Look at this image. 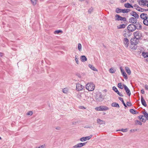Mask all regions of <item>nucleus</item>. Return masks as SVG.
<instances>
[{
	"label": "nucleus",
	"mask_w": 148,
	"mask_h": 148,
	"mask_svg": "<svg viewBox=\"0 0 148 148\" xmlns=\"http://www.w3.org/2000/svg\"><path fill=\"white\" fill-rule=\"evenodd\" d=\"M84 88L83 86L79 83L76 84V90L77 91L82 90Z\"/></svg>",
	"instance_id": "obj_6"
},
{
	"label": "nucleus",
	"mask_w": 148,
	"mask_h": 148,
	"mask_svg": "<svg viewBox=\"0 0 148 148\" xmlns=\"http://www.w3.org/2000/svg\"><path fill=\"white\" fill-rule=\"evenodd\" d=\"M75 60L77 64H79V60H78V56L77 55L75 56Z\"/></svg>",
	"instance_id": "obj_41"
},
{
	"label": "nucleus",
	"mask_w": 148,
	"mask_h": 148,
	"mask_svg": "<svg viewBox=\"0 0 148 148\" xmlns=\"http://www.w3.org/2000/svg\"><path fill=\"white\" fill-rule=\"evenodd\" d=\"M55 128L57 130H60L61 129V127H60L58 126L56 127Z\"/></svg>",
	"instance_id": "obj_52"
},
{
	"label": "nucleus",
	"mask_w": 148,
	"mask_h": 148,
	"mask_svg": "<svg viewBox=\"0 0 148 148\" xmlns=\"http://www.w3.org/2000/svg\"><path fill=\"white\" fill-rule=\"evenodd\" d=\"M125 26L126 25L123 24L122 25H119V26H118L117 27L118 29H121L125 28Z\"/></svg>",
	"instance_id": "obj_31"
},
{
	"label": "nucleus",
	"mask_w": 148,
	"mask_h": 148,
	"mask_svg": "<svg viewBox=\"0 0 148 148\" xmlns=\"http://www.w3.org/2000/svg\"><path fill=\"white\" fill-rule=\"evenodd\" d=\"M118 131H122L123 132H126L127 131V129H120Z\"/></svg>",
	"instance_id": "obj_43"
},
{
	"label": "nucleus",
	"mask_w": 148,
	"mask_h": 148,
	"mask_svg": "<svg viewBox=\"0 0 148 148\" xmlns=\"http://www.w3.org/2000/svg\"><path fill=\"white\" fill-rule=\"evenodd\" d=\"M143 114L144 116L146 119L148 121V113L146 112H143Z\"/></svg>",
	"instance_id": "obj_29"
},
{
	"label": "nucleus",
	"mask_w": 148,
	"mask_h": 148,
	"mask_svg": "<svg viewBox=\"0 0 148 148\" xmlns=\"http://www.w3.org/2000/svg\"><path fill=\"white\" fill-rule=\"evenodd\" d=\"M119 99L120 101H121L123 103V104L124 106L125 107H127V106L126 105V104L125 103L123 99L121 97H119Z\"/></svg>",
	"instance_id": "obj_28"
},
{
	"label": "nucleus",
	"mask_w": 148,
	"mask_h": 148,
	"mask_svg": "<svg viewBox=\"0 0 148 148\" xmlns=\"http://www.w3.org/2000/svg\"><path fill=\"white\" fill-rule=\"evenodd\" d=\"M33 114V112L32 111H29L28 112L27 114V115H32Z\"/></svg>",
	"instance_id": "obj_46"
},
{
	"label": "nucleus",
	"mask_w": 148,
	"mask_h": 148,
	"mask_svg": "<svg viewBox=\"0 0 148 148\" xmlns=\"http://www.w3.org/2000/svg\"><path fill=\"white\" fill-rule=\"evenodd\" d=\"M125 69L126 72L128 75H130L131 73V71L130 68L128 67H125Z\"/></svg>",
	"instance_id": "obj_24"
},
{
	"label": "nucleus",
	"mask_w": 148,
	"mask_h": 148,
	"mask_svg": "<svg viewBox=\"0 0 148 148\" xmlns=\"http://www.w3.org/2000/svg\"><path fill=\"white\" fill-rule=\"evenodd\" d=\"M125 7L126 8H133V6L132 5L129 3H127L124 4V5Z\"/></svg>",
	"instance_id": "obj_21"
},
{
	"label": "nucleus",
	"mask_w": 148,
	"mask_h": 148,
	"mask_svg": "<svg viewBox=\"0 0 148 148\" xmlns=\"http://www.w3.org/2000/svg\"><path fill=\"white\" fill-rule=\"evenodd\" d=\"M147 2V1L146 0H140L138 1V3L140 5H145Z\"/></svg>",
	"instance_id": "obj_16"
},
{
	"label": "nucleus",
	"mask_w": 148,
	"mask_h": 148,
	"mask_svg": "<svg viewBox=\"0 0 148 148\" xmlns=\"http://www.w3.org/2000/svg\"><path fill=\"white\" fill-rule=\"evenodd\" d=\"M128 30L130 32H133L136 29L135 25L134 24L129 25L127 27Z\"/></svg>",
	"instance_id": "obj_5"
},
{
	"label": "nucleus",
	"mask_w": 148,
	"mask_h": 148,
	"mask_svg": "<svg viewBox=\"0 0 148 148\" xmlns=\"http://www.w3.org/2000/svg\"><path fill=\"white\" fill-rule=\"evenodd\" d=\"M140 18L143 20V24L148 26V14L145 12L141 14L140 15Z\"/></svg>",
	"instance_id": "obj_1"
},
{
	"label": "nucleus",
	"mask_w": 148,
	"mask_h": 148,
	"mask_svg": "<svg viewBox=\"0 0 148 148\" xmlns=\"http://www.w3.org/2000/svg\"><path fill=\"white\" fill-rule=\"evenodd\" d=\"M91 28H92V27H91V26H88V29H90Z\"/></svg>",
	"instance_id": "obj_57"
},
{
	"label": "nucleus",
	"mask_w": 148,
	"mask_h": 148,
	"mask_svg": "<svg viewBox=\"0 0 148 148\" xmlns=\"http://www.w3.org/2000/svg\"><path fill=\"white\" fill-rule=\"evenodd\" d=\"M115 17L117 18L116 19V20L123 21H126V18H125L123 17L118 14L116 15Z\"/></svg>",
	"instance_id": "obj_9"
},
{
	"label": "nucleus",
	"mask_w": 148,
	"mask_h": 148,
	"mask_svg": "<svg viewBox=\"0 0 148 148\" xmlns=\"http://www.w3.org/2000/svg\"><path fill=\"white\" fill-rule=\"evenodd\" d=\"M134 35L135 37L137 39H142L143 35L141 32L140 31H136L134 33Z\"/></svg>",
	"instance_id": "obj_3"
},
{
	"label": "nucleus",
	"mask_w": 148,
	"mask_h": 148,
	"mask_svg": "<svg viewBox=\"0 0 148 148\" xmlns=\"http://www.w3.org/2000/svg\"><path fill=\"white\" fill-rule=\"evenodd\" d=\"M31 1L32 4L35 5L36 4V0H31Z\"/></svg>",
	"instance_id": "obj_42"
},
{
	"label": "nucleus",
	"mask_w": 148,
	"mask_h": 148,
	"mask_svg": "<svg viewBox=\"0 0 148 148\" xmlns=\"http://www.w3.org/2000/svg\"><path fill=\"white\" fill-rule=\"evenodd\" d=\"M118 87L121 89H123L124 87L123 85L122 86L121 83H119L118 85Z\"/></svg>",
	"instance_id": "obj_38"
},
{
	"label": "nucleus",
	"mask_w": 148,
	"mask_h": 148,
	"mask_svg": "<svg viewBox=\"0 0 148 148\" xmlns=\"http://www.w3.org/2000/svg\"><path fill=\"white\" fill-rule=\"evenodd\" d=\"M36 148H42V147H41V146H40L39 147H36Z\"/></svg>",
	"instance_id": "obj_59"
},
{
	"label": "nucleus",
	"mask_w": 148,
	"mask_h": 148,
	"mask_svg": "<svg viewBox=\"0 0 148 148\" xmlns=\"http://www.w3.org/2000/svg\"><path fill=\"white\" fill-rule=\"evenodd\" d=\"M141 92L142 94H144L145 92L144 90L143 89H142L141 90Z\"/></svg>",
	"instance_id": "obj_55"
},
{
	"label": "nucleus",
	"mask_w": 148,
	"mask_h": 148,
	"mask_svg": "<svg viewBox=\"0 0 148 148\" xmlns=\"http://www.w3.org/2000/svg\"><path fill=\"white\" fill-rule=\"evenodd\" d=\"M93 10V8H91L88 10V12L89 13H91Z\"/></svg>",
	"instance_id": "obj_47"
},
{
	"label": "nucleus",
	"mask_w": 148,
	"mask_h": 148,
	"mask_svg": "<svg viewBox=\"0 0 148 148\" xmlns=\"http://www.w3.org/2000/svg\"><path fill=\"white\" fill-rule=\"evenodd\" d=\"M95 85L93 83H88L86 85V88L89 91L93 90L95 88Z\"/></svg>",
	"instance_id": "obj_2"
},
{
	"label": "nucleus",
	"mask_w": 148,
	"mask_h": 148,
	"mask_svg": "<svg viewBox=\"0 0 148 148\" xmlns=\"http://www.w3.org/2000/svg\"><path fill=\"white\" fill-rule=\"evenodd\" d=\"M145 89L148 90V85H145Z\"/></svg>",
	"instance_id": "obj_53"
},
{
	"label": "nucleus",
	"mask_w": 148,
	"mask_h": 148,
	"mask_svg": "<svg viewBox=\"0 0 148 148\" xmlns=\"http://www.w3.org/2000/svg\"><path fill=\"white\" fill-rule=\"evenodd\" d=\"M68 91V89L67 88H65L62 90V92L65 94L67 93Z\"/></svg>",
	"instance_id": "obj_35"
},
{
	"label": "nucleus",
	"mask_w": 148,
	"mask_h": 148,
	"mask_svg": "<svg viewBox=\"0 0 148 148\" xmlns=\"http://www.w3.org/2000/svg\"><path fill=\"white\" fill-rule=\"evenodd\" d=\"M130 112L133 114H135V110H134L133 109H131L130 110Z\"/></svg>",
	"instance_id": "obj_45"
},
{
	"label": "nucleus",
	"mask_w": 148,
	"mask_h": 148,
	"mask_svg": "<svg viewBox=\"0 0 148 148\" xmlns=\"http://www.w3.org/2000/svg\"><path fill=\"white\" fill-rule=\"evenodd\" d=\"M120 69L121 70V73H123V72H125L124 69L122 68V67H120Z\"/></svg>",
	"instance_id": "obj_50"
},
{
	"label": "nucleus",
	"mask_w": 148,
	"mask_h": 148,
	"mask_svg": "<svg viewBox=\"0 0 148 148\" xmlns=\"http://www.w3.org/2000/svg\"><path fill=\"white\" fill-rule=\"evenodd\" d=\"M144 115L140 116H138V118L142 121L145 122L146 121L145 120H144V119L143 118Z\"/></svg>",
	"instance_id": "obj_30"
},
{
	"label": "nucleus",
	"mask_w": 148,
	"mask_h": 148,
	"mask_svg": "<svg viewBox=\"0 0 148 148\" xmlns=\"http://www.w3.org/2000/svg\"><path fill=\"white\" fill-rule=\"evenodd\" d=\"M88 66L92 70L95 71H97V69L93 65L90 64H89L88 65Z\"/></svg>",
	"instance_id": "obj_23"
},
{
	"label": "nucleus",
	"mask_w": 148,
	"mask_h": 148,
	"mask_svg": "<svg viewBox=\"0 0 148 148\" xmlns=\"http://www.w3.org/2000/svg\"><path fill=\"white\" fill-rule=\"evenodd\" d=\"M3 53H0V56L2 57L3 56Z\"/></svg>",
	"instance_id": "obj_56"
},
{
	"label": "nucleus",
	"mask_w": 148,
	"mask_h": 148,
	"mask_svg": "<svg viewBox=\"0 0 148 148\" xmlns=\"http://www.w3.org/2000/svg\"><path fill=\"white\" fill-rule=\"evenodd\" d=\"M131 15L135 18H138L139 17V15L135 12L132 11L131 13Z\"/></svg>",
	"instance_id": "obj_17"
},
{
	"label": "nucleus",
	"mask_w": 148,
	"mask_h": 148,
	"mask_svg": "<svg viewBox=\"0 0 148 148\" xmlns=\"http://www.w3.org/2000/svg\"><path fill=\"white\" fill-rule=\"evenodd\" d=\"M137 10L139 11L143 12L144 11L145 9L139 7L138 8H137Z\"/></svg>",
	"instance_id": "obj_36"
},
{
	"label": "nucleus",
	"mask_w": 148,
	"mask_h": 148,
	"mask_svg": "<svg viewBox=\"0 0 148 148\" xmlns=\"http://www.w3.org/2000/svg\"><path fill=\"white\" fill-rule=\"evenodd\" d=\"M92 136V135H90L89 136H86V137H83L80 138L81 141L83 142L85 141L86 140H89Z\"/></svg>",
	"instance_id": "obj_13"
},
{
	"label": "nucleus",
	"mask_w": 148,
	"mask_h": 148,
	"mask_svg": "<svg viewBox=\"0 0 148 148\" xmlns=\"http://www.w3.org/2000/svg\"><path fill=\"white\" fill-rule=\"evenodd\" d=\"M86 143H78L77 145L74 146L73 147V148H77L81 147L85 145Z\"/></svg>",
	"instance_id": "obj_10"
},
{
	"label": "nucleus",
	"mask_w": 148,
	"mask_h": 148,
	"mask_svg": "<svg viewBox=\"0 0 148 148\" xmlns=\"http://www.w3.org/2000/svg\"><path fill=\"white\" fill-rule=\"evenodd\" d=\"M147 6L148 7V3L147 4Z\"/></svg>",
	"instance_id": "obj_60"
},
{
	"label": "nucleus",
	"mask_w": 148,
	"mask_h": 148,
	"mask_svg": "<svg viewBox=\"0 0 148 148\" xmlns=\"http://www.w3.org/2000/svg\"><path fill=\"white\" fill-rule=\"evenodd\" d=\"M62 31L61 30H58L55 31L54 32V33L55 34H58L60 33H62Z\"/></svg>",
	"instance_id": "obj_39"
},
{
	"label": "nucleus",
	"mask_w": 148,
	"mask_h": 148,
	"mask_svg": "<svg viewBox=\"0 0 148 148\" xmlns=\"http://www.w3.org/2000/svg\"><path fill=\"white\" fill-rule=\"evenodd\" d=\"M116 93L120 96L123 97V95L121 93H120L119 91Z\"/></svg>",
	"instance_id": "obj_48"
},
{
	"label": "nucleus",
	"mask_w": 148,
	"mask_h": 148,
	"mask_svg": "<svg viewBox=\"0 0 148 148\" xmlns=\"http://www.w3.org/2000/svg\"><path fill=\"white\" fill-rule=\"evenodd\" d=\"M123 86L127 95L130 96L131 95V92L130 89L125 85L123 84Z\"/></svg>",
	"instance_id": "obj_14"
},
{
	"label": "nucleus",
	"mask_w": 148,
	"mask_h": 148,
	"mask_svg": "<svg viewBox=\"0 0 148 148\" xmlns=\"http://www.w3.org/2000/svg\"><path fill=\"white\" fill-rule=\"evenodd\" d=\"M103 99V96L101 94L99 96L96 95V100L97 102H101Z\"/></svg>",
	"instance_id": "obj_8"
},
{
	"label": "nucleus",
	"mask_w": 148,
	"mask_h": 148,
	"mask_svg": "<svg viewBox=\"0 0 148 148\" xmlns=\"http://www.w3.org/2000/svg\"><path fill=\"white\" fill-rule=\"evenodd\" d=\"M123 34L124 37L127 38L131 35L132 33L131 32L127 30V31H124L123 32Z\"/></svg>",
	"instance_id": "obj_7"
},
{
	"label": "nucleus",
	"mask_w": 148,
	"mask_h": 148,
	"mask_svg": "<svg viewBox=\"0 0 148 148\" xmlns=\"http://www.w3.org/2000/svg\"><path fill=\"white\" fill-rule=\"evenodd\" d=\"M110 72L111 73H114L115 71V70H114V69L111 68L110 70Z\"/></svg>",
	"instance_id": "obj_40"
},
{
	"label": "nucleus",
	"mask_w": 148,
	"mask_h": 148,
	"mask_svg": "<svg viewBox=\"0 0 148 148\" xmlns=\"http://www.w3.org/2000/svg\"><path fill=\"white\" fill-rule=\"evenodd\" d=\"M116 12L117 13L121 12V9L119 8H117L116 9Z\"/></svg>",
	"instance_id": "obj_37"
},
{
	"label": "nucleus",
	"mask_w": 148,
	"mask_h": 148,
	"mask_svg": "<svg viewBox=\"0 0 148 148\" xmlns=\"http://www.w3.org/2000/svg\"><path fill=\"white\" fill-rule=\"evenodd\" d=\"M97 123L100 124H105V122L104 121L100 119H97Z\"/></svg>",
	"instance_id": "obj_20"
},
{
	"label": "nucleus",
	"mask_w": 148,
	"mask_h": 148,
	"mask_svg": "<svg viewBox=\"0 0 148 148\" xmlns=\"http://www.w3.org/2000/svg\"><path fill=\"white\" fill-rule=\"evenodd\" d=\"M135 25L136 27V28L137 29H142V26L139 23H136V25Z\"/></svg>",
	"instance_id": "obj_18"
},
{
	"label": "nucleus",
	"mask_w": 148,
	"mask_h": 148,
	"mask_svg": "<svg viewBox=\"0 0 148 148\" xmlns=\"http://www.w3.org/2000/svg\"><path fill=\"white\" fill-rule=\"evenodd\" d=\"M141 102L142 104L145 107L147 106V105L146 104V102L142 96L141 97Z\"/></svg>",
	"instance_id": "obj_19"
},
{
	"label": "nucleus",
	"mask_w": 148,
	"mask_h": 148,
	"mask_svg": "<svg viewBox=\"0 0 148 148\" xmlns=\"http://www.w3.org/2000/svg\"><path fill=\"white\" fill-rule=\"evenodd\" d=\"M112 89L116 93L119 91L117 88L115 86H113L112 88Z\"/></svg>",
	"instance_id": "obj_44"
},
{
	"label": "nucleus",
	"mask_w": 148,
	"mask_h": 148,
	"mask_svg": "<svg viewBox=\"0 0 148 148\" xmlns=\"http://www.w3.org/2000/svg\"><path fill=\"white\" fill-rule=\"evenodd\" d=\"M121 74L125 79H127V74L125 72H123V73H122Z\"/></svg>",
	"instance_id": "obj_33"
},
{
	"label": "nucleus",
	"mask_w": 148,
	"mask_h": 148,
	"mask_svg": "<svg viewBox=\"0 0 148 148\" xmlns=\"http://www.w3.org/2000/svg\"><path fill=\"white\" fill-rule=\"evenodd\" d=\"M130 10L129 9H121V12L123 13H128L130 11Z\"/></svg>",
	"instance_id": "obj_25"
},
{
	"label": "nucleus",
	"mask_w": 148,
	"mask_h": 148,
	"mask_svg": "<svg viewBox=\"0 0 148 148\" xmlns=\"http://www.w3.org/2000/svg\"><path fill=\"white\" fill-rule=\"evenodd\" d=\"M127 1V0H121V3H124L125 2Z\"/></svg>",
	"instance_id": "obj_54"
},
{
	"label": "nucleus",
	"mask_w": 148,
	"mask_h": 148,
	"mask_svg": "<svg viewBox=\"0 0 148 148\" xmlns=\"http://www.w3.org/2000/svg\"><path fill=\"white\" fill-rule=\"evenodd\" d=\"M137 21V20L136 18L133 17H132L129 20V22L130 23L133 24H135L136 23Z\"/></svg>",
	"instance_id": "obj_15"
},
{
	"label": "nucleus",
	"mask_w": 148,
	"mask_h": 148,
	"mask_svg": "<svg viewBox=\"0 0 148 148\" xmlns=\"http://www.w3.org/2000/svg\"><path fill=\"white\" fill-rule=\"evenodd\" d=\"M142 55L144 58L148 57V53L147 52H143L142 53Z\"/></svg>",
	"instance_id": "obj_27"
},
{
	"label": "nucleus",
	"mask_w": 148,
	"mask_h": 148,
	"mask_svg": "<svg viewBox=\"0 0 148 148\" xmlns=\"http://www.w3.org/2000/svg\"><path fill=\"white\" fill-rule=\"evenodd\" d=\"M40 146H41V147H42V148H44V147L45 145H42Z\"/></svg>",
	"instance_id": "obj_58"
},
{
	"label": "nucleus",
	"mask_w": 148,
	"mask_h": 148,
	"mask_svg": "<svg viewBox=\"0 0 148 148\" xmlns=\"http://www.w3.org/2000/svg\"><path fill=\"white\" fill-rule=\"evenodd\" d=\"M137 39L136 38H134L133 39L131 40L130 43L131 45H137L138 43Z\"/></svg>",
	"instance_id": "obj_12"
},
{
	"label": "nucleus",
	"mask_w": 148,
	"mask_h": 148,
	"mask_svg": "<svg viewBox=\"0 0 148 148\" xmlns=\"http://www.w3.org/2000/svg\"><path fill=\"white\" fill-rule=\"evenodd\" d=\"M134 7L137 10V8H138L139 6H138L136 5V4H135L134 5Z\"/></svg>",
	"instance_id": "obj_51"
},
{
	"label": "nucleus",
	"mask_w": 148,
	"mask_h": 148,
	"mask_svg": "<svg viewBox=\"0 0 148 148\" xmlns=\"http://www.w3.org/2000/svg\"><path fill=\"white\" fill-rule=\"evenodd\" d=\"M1 139V138L0 137V139Z\"/></svg>",
	"instance_id": "obj_61"
},
{
	"label": "nucleus",
	"mask_w": 148,
	"mask_h": 148,
	"mask_svg": "<svg viewBox=\"0 0 148 148\" xmlns=\"http://www.w3.org/2000/svg\"><path fill=\"white\" fill-rule=\"evenodd\" d=\"M135 123L136 125H142V123L139 121L138 120H136L135 121Z\"/></svg>",
	"instance_id": "obj_32"
},
{
	"label": "nucleus",
	"mask_w": 148,
	"mask_h": 148,
	"mask_svg": "<svg viewBox=\"0 0 148 148\" xmlns=\"http://www.w3.org/2000/svg\"><path fill=\"white\" fill-rule=\"evenodd\" d=\"M80 59L82 62H84L87 60V59L85 56H81Z\"/></svg>",
	"instance_id": "obj_22"
},
{
	"label": "nucleus",
	"mask_w": 148,
	"mask_h": 148,
	"mask_svg": "<svg viewBox=\"0 0 148 148\" xmlns=\"http://www.w3.org/2000/svg\"><path fill=\"white\" fill-rule=\"evenodd\" d=\"M123 42L125 47L127 48L128 46L129 43V40L127 38H124L123 40Z\"/></svg>",
	"instance_id": "obj_11"
},
{
	"label": "nucleus",
	"mask_w": 148,
	"mask_h": 148,
	"mask_svg": "<svg viewBox=\"0 0 148 148\" xmlns=\"http://www.w3.org/2000/svg\"><path fill=\"white\" fill-rule=\"evenodd\" d=\"M78 48L79 50L81 51H82V46L80 43H79L78 45Z\"/></svg>",
	"instance_id": "obj_34"
},
{
	"label": "nucleus",
	"mask_w": 148,
	"mask_h": 148,
	"mask_svg": "<svg viewBox=\"0 0 148 148\" xmlns=\"http://www.w3.org/2000/svg\"><path fill=\"white\" fill-rule=\"evenodd\" d=\"M95 110L97 111H106L109 110L108 108L105 106H101L95 108Z\"/></svg>",
	"instance_id": "obj_4"
},
{
	"label": "nucleus",
	"mask_w": 148,
	"mask_h": 148,
	"mask_svg": "<svg viewBox=\"0 0 148 148\" xmlns=\"http://www.w3.org/2000/svg\"><path fill=\"white\" fill-rule=\"evenodd\" d=\"M127 105L128 106H130L132 105L131 103L130 102H127Z\"/></svg>",
	"instance_id": "obj_49"
},
{
	"label": "nucleus",
	"mask_w": 148,
	"mask_h": 148,
	"mask_svg": "<svg viewBox=\"0 0 148 148\" xmlns=\"http://www.w3.org/2000/svg\"><path fill=\"white\" fill-rule=\"evenodd\" d=\"M112 107H119V104L116 103L114 102L112 104Z\"/></svg>",
	"instance_id": "obj_26"
}]
</instances>
